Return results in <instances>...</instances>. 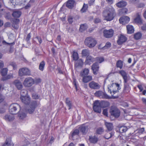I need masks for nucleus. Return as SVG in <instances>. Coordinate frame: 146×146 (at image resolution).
<instances>
[{"label":"nucleus","mask_w":146,"mask_h":146,"mask_svg":"<svg viewBox=\"0 0 146 146\" xmlns=\"http://www.w3.org/2000/svg\"><path fill=\"white\" fill-rule=\"evenodd\" d=\"M115 14L114 9L111 7L107 8L104 10L103 13V16L104 19L107 21H110L114 18Z\"/></svg>","instance_id":"nucleus-1"},{"label":"nucleus","mask_w":146,"mask_h":146,"mask_svg":"<svg viewBox=\"0 0 146 146\" xmlns=\"http://www.w3.org/2000/svg\"><path fill=\"white\" fill-rule=\"evenodd\" d=\"M108 92H110L111 96V98H117L114 96L113 95L116 93L119 92V90L121 89L119 85L117 83H113L110 86L108 87Z\"/></svg>","instance_id":"nucleus-2"},{"label":"nucleus","mask_w":146,"mask_h":146,"mask_svg":"<svg viewBox=\"0 0 146 146\" xmlns=\"http://www.w3.org/2000/svg\"><path fill=\"white\" fill-rule=\"evenodd\" d=\"M85 45L90 48L94 47L97 43V42L95 38L92 37L86 38L84 41Z\"/></svg>","instance_id":"nucleus-3"},{"label":"nucleus","mask_w":146,"mask_h":146,"mask_svg":"<svg viewBox=\"0 0 146 146\" xmlns=\"http://www.w3.org/2000/svg\"><path fill=\"white\" fill-rule=\"evenodd\" d=\"M10 113L13 115L17 114L20 110V106L17 103H13L11 104L9 107Z\"/></svg>","instance_id":"nucleus-4"},{"label":"nucleus","mask_w":146,"mask_h":146,"mask_svg":"<svg viewBox=\"0 0 146 146\" xmlns=\"http://www.w3.org/2000/svg\"><path fill=\"white\" fill-rule=\"evenodd\" d=\"M110 111L111 116L115 118H118L120 115V111L116 107L111 106Z\"/></svg>","instance_id":"nucleus-5"},{"label":"nucleus","mask_w":146,"mask_h":146,"mask_svg":"<svg viewBox=\"0 0 146 146\" xmlns=\"http://www.w3.org/2000/svg\"><path fill=\"white\" fill-rule=\"evenodd\" d=\"M35 83L34 79L31 77L26 78L23 84L25 87L29 88L32 86Z\"/></svg>","instance_id":"nucleus-6"},{"label":"nucleus","mask_w":146,"mask_h":146,"mask_svg":"<svg viewBox=\"0 0 146 146\" xmlns=\"http://www.w3.org/2000/svg\"><path fill=\"white\" fill-rule=\"evenodd\" d=\"M19 74L21 76H29L31 75V72L30 70L27 68H23L19 69Z\"/></svg>","instance_id":"nucleus-7"},{"label":"nucleus","mask_w":146,"mask_h":146,"mask_svg":"<svg viewBox=\"0 0 146 146\" xmlns=\"http://www.w3.org/2000/svg\"><path fill=\"white\" fill-rule=\"evenodd\" d=\"M95 96L101 98L106 99H111L112 97L109 96L105 92L101 91H96L94 94Z\"/></svg>","instance_id":"nucleus-8"},{"label":"nucleus","mask_w":146,"mask_h":146,"mask_svg":"<svg viewBox=\"0 0 146 146\" xmlns=\"http://www.w3.org/2000/svg\"><path fill=\"white\" fill-rule=\"evenodd\" d=\"M37 106V102L36 101L32 102L31 103L29 108L27 109V112L31 114L34 111L36 108Z\"/></svg>","instance_id":"nucleus-9"},{"label":"nucleus","mask_w":146,"mask_h":146,"mask_svg":"<svg viewBox=\"0 0 146 146\" xmlns=\"http://www.w3.org/2000/svg\"><path fill=\"white\" fill-rule=\"evenodd\" d=\"M90 88L93 90H98L100 87V85L97 82L92 81L90 82L88 84Z\"/></svg>","instance_id":"nucleus-10"},{"label":"nucleus","mask_w":146,"mask_h":146,"mask_svg":"<svg viewBox=\"0 0 146 146\" xmlns=\"http://www.w3.org/2000/svg\"><path fill=\"white\" fill-rule=\"evenodd\" d=\"M113 30L111 29L108 30L105 29L103 31L104 36L106 38H110L112 37L113 35Z\"/></svg>","instance_id":"nucleus-11"},{"label":"nucleus","mask_w":146,"mask_h":146,"mask_svg":"<svg viewBox=\"0 0 146 146\" xmlns=\"http://www.w3.org/2000/svg\"><path fill=\"white\" fill-rule=\"evenodd\" d=\"M101 107L100 104V102L96 101H95L93 106V109L95 112L100 113L101 112Z\"/></svg>","instance_id":"nucleus-12"},{"label":"nucleus","mask_w":146,"mask_h":146,"mask_svg":"<svg viewBox=\"0 0 146 146\" xmlns=\"http://www.w3.org/2000/svg\"><path fill=\"white\" fill-rule=\"evenodd\" d=\"M99 68V64L98 62L94 63L92 65L91 69L93 70L94 74L96 75L98 74Z\"/></svg>","instance_id":"nucleus-13"},{"label":"nucleus","mask_w":146,"mask_h":146,"mask_svg":"<svg viewBox=\"0 0 146 146\" xmlns=\"http://www.w3.org/2000/svg\"><path fill=\"white\" fill-rule=\"evenodd\" d=\"M13 84L18 90H21L23 87L21 82L19 80H15L13 82Z\"/></svg>","instance_id":"nucleus-14"},{"label":"nucleus","mask_w":146,"mask_h":146,"mask_svg":"<svg viewBox=\"0 0 146 146\" xmlns=\"http://www.w3.org/2000/svg\"><path fill=\"white\" fill-rule=\"evenodd\" d=\"M79 129L83 134L85 135L88 131V126L82 125L79 127Z\"/></svg>","instance_id":"nucleus-15"},{"label":"nucleus","mask_w":146,"mask_h":146,"mask_svg":"<svg viewBox=\"0 0 146 146\" xmlns=\"http://www.w3.org/2000/svg\"><path fill=\"white\" fill-rule=\"evenodd\" d=\"M129 20V18L127 16H123L121 17L119 19L120 23L123 24L128 23Z\"/></svg>","instance_id":"nucleus-16"},{"label":"nucleus","mask_w":146,"mask_h":146,"mask_svg":"<svg viewBox=\"0 0 146 146\" xmlns=\"http://www.w3.org/2000/svg\"><path fill=\"white\" fill-rule=\"evenodd\" d=\"M127 40V38L125 36L121 35L117 40V42L118 44L121 45L123 43L125 42Z\"/></svg>","instance_id":"nucleus-17"},{"label":"nucleus","mask_w":146,"mask_h":146,"mask_svg":"<svg viewBox=\"0 0 146 146\" xmlns=\"http://www.w3.org/2000/svg\"><path fill=\"white\" fill-rule=\"evenodd\" d=\"M21 101L25 104H29L30 102V98L28 96H22L20 97Z\"/></svg>","instance_id":"nucleus-18"},{"label":"nucleus","mask_w":146,"mask_h":146,"mask_svg":"<svg viewBox=\"0 0 146 146\" xmlns=\"http://www.w3.org/2000/svg\"><path fill=\"white\" fill-rule=\"evenodd\" d=\"M82 81L84 83H88L92 80V76L90 75L82 77Z\"/></svg>","instance_id":"nucleus-19"},{"label":"nucleus","mask_w":146,"mask_h":146,"mask_svg":"<svg viewBox=\"0 0 146 146\" xmlns=\"http://www.w3.org/2000/svg\"><path fill=\"white\" fill-rule=\"evenodd\" d=\"M83 65V61L81 59L78 60L75 63V67L76 68H82Z\"/></svg>","instance_id":"nucleus-20"},{"label":"nucleus","mask_w":146,"mask_h":146,"mask_svg":"<svg viewBox=\"0 0 146 146\" xmlns=\"http://www.w3.org/2000/svg\"><path fill=\"white\" fill-rule=\"evenodd\" d=\"M12 114H8L6 115L4 119L6 121H11L14 119V117Z\"/></svg>","instance_id":"nucleus-21"},{"label":"nucleus","mask_w":146,"mask_h":146,"mask_svg":"<svg viewBox=\"0 0 146 146\" xmlns=\"http://www.w3.org/2000/svg\"><path fill=\"white\" fill-rule=\"evenodd\" d=\"M127 4V3L123 1H121L116 4V6L119 8L125 7Z\"/></svg>","instance_id":"nucleus-22"},{"label":"nucleus","mask_w":146,"mask_h":146,"mask_svg":"<svg viewBox=\"0 0 146 146\" xmlns=\"http://www.w3.org/2000/svg\"><path fill=\"white\" fill-rule=\"evenodd\" d=\"M75 3L74 0H69L67 2L66 6L69 9H72L74 7Z\"/></svg>","instance_id":"nucleus-23"},{"label":"nucleus","mask_w":146,"mask_h":146,"mask_svg":"<svg viewBox=\"0 0 146 146\" xmlns=\"http://www.w3.org/2000/svg\"><path fill=\"white\" fill-rule=\"evenodd\" d=\"M141 14L138 13L136 14V17L134 19V22L138 23H140L142 22V20L141 18Z\"/></svg>","instance_id":"nucleus-24"},{"label":"nucleus","mask_w":146,"mask_h":146,"mask_svg":"<svg viewBox=\"0 0 146 146\" xmlns=\"http://www.w3.org/2000/svg\"><path fill=\"white\" fill-rule=\"evenodd\" d=\"M94 60V58L90 56L89 55L87 56L85 63L86 64H89L91 62H93Z\"/></svg>","instance_id":"nucleus-25"},{"label":"nucleus","mask_w":146,"mask_h":146,"mask_svg":"<svg viewBox=\"0 0 146 146\" xmlns=\"http://www.w3.org/2000/svg\"><path fill=\"white\" fill-rule=\"evenodd\" d=\"M89 70L88 68H85L80 72V75L81 77L88 75L89 73Z\"/></svg>","instance_id":"nucleus-26"},{"label":"nucleus","mask_w":146,"mask_h":146,"mask_svg":"<svg viewBox=\"0 0 146 146\" xmlns=\"http://www.w3.org/2000/svg\"><path fill=\"white\" fill-rule=\"evenodd\" d=\"M65 103L67 106L68 107V110L70 109L72 106V102L70 100L69 98H67L65 99Z\"/></svg>","instance_id":"nucleus-27"},{"label":"nucleus","mask_w":146,"mask_h":146,"mask_svg":"<svg viewBox=\"0 0 146 146\" xmlns=\"http://www.w3.org/2000/svg\"><path fill=\"white\" fill-rule=\"evenodd\" d=\"M100 106L102 108H105L109 106L110 105V103L107 101H102L100 102Z\"/></svg>","instance_id":"nucleus-28"},{"label":"nucleus","mask_w":146,"mask_h":146,"mask_svg":"<svg viewBox=\"0 0 146 146\" xmlns=\"http://www.w3.org/2000/svg\"><path fill=\"white\" fill-rule=\"evenodd\" d=\"M98 140V137L95 136L89 137V140L92 143H95L97 142Z\"/></svg>","instance_id":"nucleus-29"},{"label":"nucleus","mask_w":146,"mask_h":146,"mask_svg":"<svg viewBox=\"0 0 146 146\" xmlns=\"http://www.w3.org/2000/svg\"><path fill=\"white\" fill-rule=\"evenodd\" d=\"M13 144L11 142L10 138H7L6 139L5 143L3 144V146H13Z\"/></svg>","instance_id":"nucleus-30"},{"label":"nucleus","mask_w":146,"mask_h":146,"mask_svg":"<svg viewBox=\"0 0 146 146\" xmlns=\"http://www.w3.org/2000/svg\"><path fill=\"white\" fill-rule=\"evenodd\" d=\"M82 56H89L90 54V51L87 49H84L82 50L81 53Z\"/></svg>","instance_id":"nucleus-31"},{"label":"nucleus","mask_w":146,"mask_h":146,"mask_svg":"<svg viewBox=\"0 0 146 146\" xmlns=\"http://www.w3.org/2000/svg\"><path fill=\"white\" fill-rule=\"evenodd\" d=\"M127 32L128 33H132L134 31V29L133 26L131 25H128L127 26Z\"/></svg>","instance_id":"nucleus-32"},{"label":"nucleus","mask_w":146,"mask_h":146,"mask_svg":"<svg viewBox=\"0 0 146 146\" xmlns=\"http://www.w3.org/2000/svg\"><path fill=\"white\" fill-rule=\"evenodd\" d=\"M142 36V34L140 32H137L134 34V38L136 40L140 39Z\"/></svg>","instance_id":"nucleus-33"},{"label":"nucleus","mask_w":146,"mask_h":146,"mask_svg":"<svg viewBox=\"0 0 146 146\" xmlns=\"http://www.w3.org/2000/svg\"><path fill=\"white\" fill-rule=\"evenodd\" d=\"M45 65V62L43 60L41 61L40 63L38 69L41 71H43L44 70Z\"/></svg>","instance_id":"nucleus-34"},{"label":"nucleus","mask_w":146,"mask_h":146,"mask_svg":"<svg viewBox=\"0 0 146 146\" xmlns=\"http://www.w3.org/2000/svg\"><path fill=\"white\" fill-rule=\"evenodd\" d=\"M11 3H12L13 5H15L19 3L25 2V0H10Z\"/></svg>","instance_id":"nucleus-35"},{"label":"nucleus","mask_w":146,"mask_h":146,"mask_svg":"<svg viewBox=\"0 0 146 146\" xmlns=\"http://www.w3.org/2000/svg\"><path fill=\"white\" fill-rule=\"evenodd\" d=\"M21 12L19 11H14L12 14L13 17L15 18H19L21 15Z\"/></svg>","instance_id":"nucleus-36"},{"label":"nucleus","mask_w":146,"mask_h":146,"mask_svg":"<svg viewBox=\"0 0 146 146\" xmlns=\"http://www.w3.org/2000/svg\"><path fill=\"white\" fill-rule=\"evenodd\" d=\"M130 90V88L128 84H124L123 91L124 92H128Z\"/></svg>","instance_id":"nucleus-37"},{"label":"nucleus","mask_w":146,"mask_h":146,"mask_svg":"<svg viewBox=\"0 0 146 146\" xmlns=\"http://www.w3.org/2000/svg\"><path fill=\"white\" fill-rule=\"evenodd\" d=\"M72 56L73 59L74 60H77L79 58L78 54L77 52L74 51H73Z\"/></svg>","instance_id":"nucleus-38"},{"label":"nucleus","mask_w":146,"mask_h":146,"mask_svg":"<svg viewBox=\"0 0 146 146\" xmlns=\"http://www.w3.org/2000/svg\"><path fill=\"white\" fill-rule=\"evenodd\" d=\"M116 66L117 68L122 69L123 66V62L120 60H118L116 62Z\"/></svg>","instance_id":"nucleus-39"},{"label":"nucleus","mask_w":146,"mask_h":146,"mask_svg":"<svg viewBox=\"0 0 146 146\" xmlns=\"http://www.w3.org/2000/svg\"><path fill=\"white\" fill-rule=\"evenodd\" d=\"M106 125L109 131H111L113 129V126L112 123H106Z\"/></svg>","instance_id":"nucleus-40"},{"label":"nucleus","mask_w":146,"mask_h":146,"mask_svg":"<svg viewBox=\"0 0 146 146\" xmlns=\"http://www.w3.org/2000/svg\"><path fill=\"white\" fill-rule=\"evenodd\" d=\"M87 29V27L86 24H82L80 25L79 31L81 32H82L86 29Z\"/></svg>","instance_id":"nucleus-41"},{"label":"nucleus","mask_w":146,"mask_h":146,"mask_svg":"<svg viewBox=\"0 0 146 146\" xmlns=\"http://www.w3.org/2000/svg\"><path fill=\"white\" fill-rule=\"evenodd\" d=\"M113 135V132H107L104 136V137L105 139H108L111 137Z\"/></svg>","instance_id":"nucleus-42"},{"label":"nucleus","mask_w":146,"mask_h":146,"mask_svg":"<svg viewBox=\"0 0 146 146\" xmlns=\"http://www.w3.org/2000/svg\"><path fill=\"white\" fill-rule=\"evenodd\" d=\"M127 129V127L126 126H121L119 128V131L121 133L126 132Z\"/></svg>","instance_id":"nucleus-43"},{"label":"nucleus","mask_w":146,"mask_h":146,"mask_svg":"<svg viewBox=\"0 0 146 146\" xmlns=\"http://www.w3.org/2000/svg\"><path fill=\"white\" fill-rule=\"evenodd\" d=\"M8 69L7 68H4L1 70V73L3 76H5L7 74Z\"/></svg>","instance_id":"nucleus-44"},{"label":"nucleus","mask_w":146,"mask_h":146,"mask_svg":"<svg viewBox=\"0 0 146 146\" xmlns=\"http://www.w3.org/2000/svg\"><path fill=\"white\" fill-rule=\"evenodd\" d=\"M104 131V129L100 127L97 129L96 133L97 134H101Z\"/></svg>","instance_id":"nucleus-45"},{"label":"nucleus","mask_w":146,"mask_h":146,"mask_svg":"<svg viewBox=\"0 0 146 146\" xmlns=\"http://www.w3.org/2000/svg\"><path fill=\"white\" fill-rule=\"evenodd\" d=\"M88 5L87 4H84L83 7L81 10V11L82 13L86 12L88 8Z\"/></svg>","instance_id":"nucleus-46"},{"label":"nucleus","mask_w":146,"mask_h":146,"mask_svg":"<svg viewBox=\"0 0 146 146\" xmlns=\"http://www.w3.org/2000/svg\"><path fill=\"white\" fill-rule=\"evenodd\" d=\"M79 133V131L78 129L74 130L72 132V137L76 135H78Z\"/></svg>","instance_id":"nucleus-47"},{"label":"nucleus","mask_w":146,"mask_h":146,"mask_svg":"<svg viewBox=\"0 0 146 146\" xmlns=\"http://www.w3.org/2000/svg\"><path fill=\"white\" fill-rule=\"evenodd\" d=\"M26 116V114L25 113H20L18 115V117L20 119H22L24 118Z\"/></svg>","instance_id":"nucleus-48"},{"label":"nucleus","mask_w":146,"mask_h":146,"mask_svg":"<svg viewBox=\"0 0 146 146\" xmlns=\"http://www.w3.org/2000/svg\"><path fill=\"white\" fill-rule=\"evenodd\" d=\"M12 77V76L8 75L6 76H4L1 78V80L3 81L6 80L8 79L11 78Z\"/></svg>","instance_id":"nucleus-49"},{"label":"nucleus","mask_w":146,"mask_h":146,"mask_svg":"<svg viewBox=\"0 0 146 146\" xmlns=\"http://www.w3.org/2000/svg\"><path fill=\"white\" fill-rule=\"evenodd\" d=\"M97 61L99 63H101L104 61V58L103 57H98L96 58Z\"/></svg>","instance_id":"nucleus-50"},{"label":"nucleus","mask_w":146,"mask_h":146,"mask_svg":"<svg viewBox=\"0 0 146 146\" xmlns=\"http://www.w3.org/2000/svg\"><path fill=\"white\" fill-rule=\"evenodd\" d=\"M119 73L122 76L123 78L127 76V73L124 70H120L119 71Z\"/></svg>","instance_id":"nucleus-51"},{"label":"nucleus","mask_w":146,"mask_h":146,"mask_svg":"<svg viewBox=\"0 0 146 146\" xmlns=\"http://www.w3.org/2000/svg\"><path fill=\"white\" fill-rule=\"evenodd\" d=\"M73 17L72 16H68V20L69 23L71 24L73 22Z\"/></svg>","instance_id":"nucleus-52"},{"label":"nucleus","mask_w":146,"mask_h":146,"mask_svg":"<svg viewBox=\"0 0 146 146\" xmlns=\"http://www.w3.org/2000/svg\"><path fill=\"white\" fill-rule=\"evenodd\" d=\"M111 46V44L110 42H107L106 44V45L104 46L102 48L105 49L106 48H108L110 47Z\"/></svg>","instance_id":"nucleus-53"},{"label":"nucleus","mask_w":146,"mask_h":146,"mask_svg":"<svg viewBox=\"0 0 146 146\" xmlns=\"http://www.w3.org/2000/svg\"><path fill=\"white\" fill-rule=\"evenodd\" d=\"M9 65L12 66L14 70H15L17 68V66L15 63L14 62H11Z\"/></svg>","instance_id":"nucleus-54"},{"label":"nucleus","mask_w":146,"mask_h":146,"mask_svg":"<svg viewBox=\"0 0 146 146\" xmlns=\"http://www.w3.org/2000/svg\"><path fill=\"white\" fill-rule=\"evenodd\" d=\"M32 97L33 98L36 99H38L39 96L37 94L34 93L32 94Z\"/></svg>","instance_id":"nucleus-55"},{"label":"nucleus","mask_w":146,"mask_h":146,"mask_svg":"<svg viewBox=\"0 0 146 146\" xmlns=\"http://www.w3.org/2000/svg\"><path fill=\"white\" fill-rule=\"evenodd\" d=\"M138 133L140 134H141L145 131V129L144 128H142L138 129Z\"/></svg>","instance_id":"nucleus-56"},{"label":"nucleus","mask_w":146,"mask_h":146,"mask_svg":"<svg viewBox=\"0 0 146 146\" xmlns=\"http://www.w3.org/2000/svg\"><path fill=\"white\" fill-rule=\"evenodd\" d=\"M20 20L19 19H14L13 20V24L17 25L19 24Z\"/></svg>","instance_id":"nucleus-57"},{"label":"nucleus","mask_w":146,"mask_h":146,"mask_svg":"<svg viewBox=\"0 0 146 146\" xmlns=\"http://www.w3.org/2000/svg\"><path fill=\"white\" fill-rule=\"evenodd\" d=\"M103 114L106 116H107L108 115V109H104L103 111Z\"/></svg>","instance_id":"nucleus-58"},{"label":"nucleus","mask_w":146,"mask_h":146,"mask_svg":"<svg viewBox=\"0 0 146 146\" xmlns=\"http://www.w3.org/2000/svg\"><path fill=\"white\" fill-rule=\"evenodd\" d=\"M31 37V34L30 33H29L27 37V38L26 39V40L27 42H29V41L30 40V38Z\"/></svg>","instance_id":"nucleus-59"},{"label":"nucleus","mask_w":146,"mask_h":146,"mask_svg":"<svg viewBox=\"0 0 146 146\" xmlns=\"http://www.w3.org/2000/svg\"><path fill=\"white\" fill-rule=\"evenodd\" d=\"M35 38L38 40L40 44L42 42V40L40 36H36Z\"/></svg>","instance_id":"nucleus-60"},{"label":"nucleus","mask_w":146,"mask_h":146,"mask_svg":"<svg viewBox=\"0 0 146 146\" xmlns=\"http://www.w3.org/2000/svg\"><path fill=\"white\" fill-rule=\"evenodd\" d=\"M124 80V84H128L127 82L128 81V79L127 76L123 77Z\"/></svg>","instance_id":"nucleus-61"},{"label":"nucleus","mask_w":146,"mask_h":146,"mask_svg":"<svg viewBox=\"0 0 146 146\" xmlns=\"http://www.w3.org/2000/svg\"><path fill=\"white\" fill-rule=\"evenodd\" d=\"M124 80V84H128L127 82L128 81V79L127 76L123 77Z\"/></svg>","instance_id":"nucleus-62"},{"label":"nucleus","mask_w":146,"mask_h":146,"mask_svg":"<svg viewBox=\"0 0 146 146\" xmlns=\"http://www.w3.org/2000/svg\"><path fill=\"white\" fill-rule=\"evenodd\" d=\"M41 82V80L40 78L36 79L35 80V83L36 84H38Z\"/></svg>","instance_id":"nucleus-63"},{"label":"nucleus","mask_w":146,"mask_h":146,"mask_svg":"<svg viewBox=\"0 0 146 146\" xmlns=\"http://www.w3.org/2000/svg\"><path fill=\"white\" fill-rule=\"evenodd\" d=\"M143 103L146 106V98H143L141 99Z\"/></svg>","instance_id":"nucleus-64"}]
</instances>
